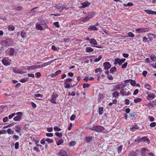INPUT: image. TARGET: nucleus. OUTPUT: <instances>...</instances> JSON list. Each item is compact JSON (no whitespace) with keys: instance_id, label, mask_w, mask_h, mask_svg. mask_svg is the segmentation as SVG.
<instances>
[{"instance_id":"obj_4","label":"nucleus","mask_w":156,"mask_h":156,"mask_svg":"<svg viewBox=\"0 0 156 156\" xmlns=\"http://www.w3.org/2000/svg\"><path fill=\"white\" fill-rule=\"evenodd\" d=\"M125 58L120 59L119 58H115V62L114 64L116 65L118 64L119 66H121L122 64L126 60Z\"/></svg>"},{"instance_id":"obj_63","label":"nucleus","mask_w":156,"mask_h":156,"mask_svg":"<svg viewBox=\"0 0 156 156\" xmlns=\"http://www.w3.org/2000/svg\"><path fill=\"white\" fill-rule=\"evenodd\" d=\"M108 79L110 80H112L113 79V77L112 75H108L107 76Z\"/></svg>"},{"instance_id":"obj_33","label":"nucleus","mask_w":156,"mask_h":156,"mask_svg":"<svg viewBox=\"0 0 156 156\" xmlns=\"http://www.w3.org/2000/svg\"><path fill=\"white\" fill-rule=\"evenodd\" d=\"M122 147L123 145H121L117 147V151L119 153H120L121 152Z\"/></svg>"},{"instance_id":"obj_32","label":"nucleus","mask_w":156,"mask_h":156,"mask_svg":"<svg viewBox=\"0 0 156 156\" xmlns=\"http://www.w3.org/2000/svg\"><path fill=\"white\" fill-rule=\"evenodd\" d=\"M142 100V99L141 98H138L134 100V102L135 103H137L141 102Z\"/></svg>"},{"instance_id":"obj_50","label":"nucleus","mask_w":156,"mask_h":156,"mask_svg":"<svg viewBox=\"0 0 156 156\" xmlns=\"http://www.w3.org/2000/svg\"><path fill=\"white\" fill-rule=\"evenodd\" d=\"M102 57L101 56H99L98 58L95 59L94 61L95 62H97L100 61L102 58Z\"/></svg>"},{"instance_id":"obj_28","label":"nucleus","mask_w":156,"mask_h":156,"mask_svg":"<svg viewBox=\"0 0 156 156\" xmlns=\"http://www.w3.org/2000/svg\"><path fill=\"white\" fill-rule=\"evenodd\" d=\"M145 88L149 90H151V86L148 83H146L144 85Z\"/></svg>"},{"instance_id":"obj_62","label":"nucleus","mask_w":156,"mask_h":156,"mask_svg":"<svg viewBox=\"0 0 156 156\" xmlns=\"http://www.w3.org/2000/svg\"><path fill=\"white\" fill-rule=\"evenodd\" d=\"M46 135L47 136L51 137L53 136V134L52 133H47Z\"/></svg>"},{"instance_id":"obj_18","label":"nucleus","mask_w":156,"mask_h":156,"mask_svg":"<svg viewBox=\"0 0 156 156\" xmlns=\"http://www.w3.org/2000/svg\"><path fill=\"white\" fill-rule=\"evenodd\" d=\"M59 156H67L66 152L63 150H61L58 153Z\"/></svg>"},{"instance_id":"obj_30","label":"nucleus","mask_w":156,"mask_h":156,"mask_svg":"<svg viewBox=\"0 0 156 156\" xmlns=\"http://www.w3.org/2000/svg\"><path fill=\"white\" fill-rule=\"evenodd\" d=\"M36 27L37 30H43V27L40 24H36Z\"/></svg>"},{"instance_id":"obj_26","label":"nucleus","mask_w":156,"mask_h":156,"mask_svg":"<svg viewBox=\"0 0 156 156\" xmlns=\"http://www.w3.org/2000/svg\"><path fill=\"white\" fill-rule=\"evenodd\" d=\"M93 51L94 49L90 47H87L86 48V51L87 53L91 52Z\"/></svg>"},{"instance_id":"obj_20","label":"nucleus","mask_w":156,"mask_h":156,"mask_svg":"<svg viewBox=\"0 0 156 156\" xmlns=\"http://www.w3.org/2000/svg\"><path fill=\"white\" fill-rule=\"evenodd\" d=\"M90 43L92 45H97L98 43L96 40L94 38H92L90 40Z\"/></svg>"},{"instance_id":"obj_46","label":"nucleus","mask_w":156,"mask_h":156,"mask_svg":"<svg viewBox=\"0 0 156 156\" xmlns=\"http://www.w3.org/2000/svg\"><path fill=\"white\" fill-rule=\"evenodd\" d=\"M90 85L88 83H84L83 85V88H88L90 87Z\"/></svg>"},{"instance_id":"obj_48","label":"nucleus","mask_w":156,"mask_h":156,"mask_svg":"<svg viewBox=\"0 0 156 156\" xmlns=\"http://www.w3.org/2000/svg\"><path fill=\"white\" fill-rule=\"evenodd\" d=\"M55 135L59 137H62V133L56 132L55 133Z\"/></svg>"},{"instance_id":"obj_36","label":"nucleus","mask_w":156,"mask_h":156,"mask_svg":"<svg viewBox=\"0 0 156 156\" xmlns=\"http://www.w3.org/2000/svg\"><path fill=\"white\" fill-rule=\"evenodd\" d=\"M92 138L91 136H88L87 137L85 138V140L86 142L87 143L90 142L92 140Z\"/></svg>"},{"instance_id":"obj_21","label":"nucleus","mask_w":156,"mask_h":156,"mask_svg":"<svg viewBox=\"0 0 156 156\" xmlns=\"http://www.w3.org/2000/svg\"><path fill=\"white\" fill-rule=\"evenodd\" d=\"M144 11L148 14H155L156 15V12L152 11L150 9L144 10Z\"/></svg>"},{"instance_id":"obj_60","label":"nucleus","mask_w":156,"mask_h":156,"mask_svg":"<svg viewBox=\"0 0 156 156\" xmlns=\"http://www.w3.org/2000/svg\"><path fill=\"white\" fill-rule=\"evenodd\" d=\"M55 7L58 10L61 9V5L59 4L56 5Z\"/></svg>"},{"instance_id":"obj_52","label":"nucleus","mask_w":156,"mask_h":156,"mask_svg":"<svg viewBox=\"0 0 156 156\" xmlns=\"http://www.w3.org/2000/svg\"><path fill=\"white\" fill-rule=\"evenodd\" d=\"M64 84L65 85V87L66 89L70 88L71 87L70 85L68 83H64Z\"/></svg>"},{"instance_id":"obj_45","label":"nucleus","mask_w":156,"mask_h":156,"mask_svg":"<svg viewBox=\"0 0 156 156\" xmlns=\"http://www.w3.org/2000/svg\"><path fill=\"white\" fill-rule=\"evenodd\" d=\"M133 3L132 2H128L127 4H124L123 5L124 6H133Z\"/></svg>"},{"instance_id":"obj_5","label":"nucleus","mask_w":156,"mask_h":156,"mask_svg":"<svg viewBox=\"0 0 156 156\" xmlns=\"http://www.w3.org/2000/svg\"><path fill=\"white\" fill-rule=\"evenodd\" d=\"M16 115H17V116H15L13 118V120L15 121H19L21 119L23 114L22 112H19L15 113Z\"/></svg>"},{"instance_id":"obj_55","label":"nucleus","mask_w":156,"mask_h":156,"mask_svg":"<svg viewBox=\"0 0 156 156\" xmlns=\"http://www.w3.org/2000/svg\"><path fill=\"white\" fill-rule=\"evenodd\" d=\"M63 142V140H60L56 142V144L58 146L59 145Z\"/></svg>"},{"instance_id":"obj_31","label":"nucleus","mask_w":156,"mask_h":156,"mask_svg":"<svg viewBox=\"0 0 156 156\" xmlns=\"http://www.w3.org/2000/svg\"><path fill=\"white\" fill-rule=\"evenodd\" d=\"M15 29V27L12 25H9L8 27V29L10 31H13Z\"/></svg>"},{"instance_id":"obj_49","label":"nucleus","mask_w":156,"mask_h":156,"mask_svg":"<svg viewBox=\"0 0 156 156\" xmlns=\"http://www.w3.org/2000/svg\"><path fill=\"white\" fill-rule=\"evenodd\" d=\"M46 141L48 143H51L53 142V140L52 139L48 138L46 139Z\"/></svg>"},{"instance_id":"obj_24","label":"nucleus","mask_w":156,"mask_h":156,"mask_svg":"<svg viewBox=\"0 0 156 156\" xmlns=\"http://www.w3.org/2000/svg\"><path fill=\"white\" fill-rule=\"evenodd\" d=\"M139 128V126L137 124H135L130 129L131 131H134L136 129H138Z\"/></svg>"},{"instance_id":"obj_8","label":"nucleus","mask_w":156,"mask_h":156,"mask_svg":"<svg viewBox=\"0 0 156 156\" xmlns=\"http://www.w3.org/2000/svg\"><path fill=\"white\" fill-rule=\"evenodd\" d=\"M139 153V151L138 149H136L135 151L133 150L129 153L128 156H138Z\"/></svg>"},{"instance_id":"obj_16","label":"nucleus","mask_w":156,"mask_h":156,"mask_svg":"<svg viewBox=\"0 0 156 156\" xmlns=\"http://www.w3.org/2000/svg\"><path fill=\"white\" fill-rule=\"evenodd\" d=\"M155 97V95L154 93H149L146 97V98L148 100H150L149 98H151L152 99H154Z\"/></svg>"},{"instance_id":"obj_57","label":"nucleus","mask_w":156,"mask_h":156,"mask_svg":"<svg viewBox=\"0 0 156 156\" xmlns=\"http://www.w3.org/2000/svg\"><path fill=\"white\" fill-rule=\"evenodd\" d=\"M128 65V63L127 62H125L121 66V68L123 69L126 68Z\"/></svg>"},{"instance_id":"obj_59","label":"nucleus","mask_w":156,"mask_h":156,"mask_svg":"<svg viewBox=\"0 0 156 156\" xmlns=\"http://www.w3.org/2000/svg\"><path fill=\"white\" fill-rule=\"evenodd\" d=\"M68 96H75V93L73 91L71 93H70V92H68Z\"/></svg>"},{"instance_id":"obj_58","label":"nucleus","mask_w":156,"mask_h":156,"mask_svg":"<svg viewBox=\"0 0 156 156\" xmlns=\"http://www.w3.org/2000/svg\"><path fill=\"white\" fill-rule=\"evenodd\" d=\"M54 60H52L51 61L48 62H47L44 63L43 65H45V66H48L51 63L54 62Z\"/></svg>"},{"instance_id":"obj_40","label":"nucleus","mask_w":156,"mask_h":156,"mask_svg":"<svg viewBox=\"0 0 156 156\" xmlns=\"http://www.w3.org/2000/svg\"><path fill=\"white\" fill-rule=\"evenodd\" d=\"M28 78H25L21 80L20 81L22 83H25L28 81Z\"/></svg>"},{"instance_id":"obj_47","label":"nucleus","mask_w":156,"mask_h":156,"mask_svg":"<svg viewBox=\"0 0 156 156\" xmlns=\"http://www.w3.org/2000/svg\"><path fill=\"white\" fill-rule=\"evenodd\" d=\"M54 129L55 131H60L61 130L60 128L57 126H55L54 127Z\"/></svg>"},{"instance_id":"obj_44","label":"nucleus","mask_w":156,"mask_h":156,"mask_svg":"<svg viewBox=\"0 0 156 156\" xmlns=\"http://www.w3.org/2000/svg\"><path fill=\"white\" fill-rule=\"evenodd\" d=\"M72 80V79L71 78H67L64 80V83H68L71 82Z\"/></svg>"},{"instance_id":"obj_38","label":"nucleus","mask_w":156,"mask_h":156,"mask_svg":"<svg viewBox=\"0 0 156 156\" xmlns=\"http://www.w3.org/2000/svg\"><path fill=\"white\" fill-rule=\"evenodd\" d=\"M150 58L152 60L154 61H155L156 60V56L154 54L151 55L150 56Z\"/></svg>"},{"instance_id":"obj_19","label":"nucleus","mask_w":156,"mask_h":156,"mask_svg":"<svg viewBox=\"0 0 156 156\" xmlns=\"http://www.w3.org/2000/svg\"><path fill=\"white\" fill-rule=\"evenodd\" d=\"M88 30H90L91 31L94 30H97L98 29L95 25H90L87 28Z\"/></svg>"},{"instance_id":"obj_35","label":"nucleus","mask_w":156,"mask_h":156,"mask_svg":"<svg viewBox=\"0 0 156 156\" xmlns=\"http://www.w3.org/2000/svg\"><path fill=\"white\" fill-rule=\"evenodd\" d=\"M39 23H41L43 25H46V23L44 22V21L43 19H41L38 20Z\"/></svg>"},{"instance_id":"obj_7","label":"nucleus","mask_w":156,"mask_h":156,"mask_svg":"<svg viewBox=\"0 0 156 156\" xmlns=\"http://www.w3.org/2000/svg\"><path fill=\"white\" fill-rule=\"evenodd\" d=\"M127 90L128 89H124V88H123L122 89H121V90L120 91V93L123 96L129 95L131 94V93L129 90L127 92L126 90Z\"/></svg>"},{"instance_id":"obj_34","label":"nucleus","mask_w":156,"mask_h":156,"mask_svg":"<svg viewBox=\"0 0 156 156\" xmlns=\"http://www.w3.org/2000/svg\"><path fill=\"white\" fill-rule=\"evenodd\" d=\"M15 50L13 48H11L9 51V54L10 56L12 55L14 52Z\"/></svg>"},{"instance_id":"obj_54","label":"nucleus","mask_w":156,"mask_h":156,"mask_svg":"<svg viewBox=\"0 0 156 156\" xmlns=\"http://www.w3.org/2000/svg\"><path fill=\"white\" fill-rule=\"evenodd\" d=\"M36 66V69H39L42 68L44 67H45V65L43 64L41 65H35Z\"/></svg>"},{"instance_id":"obj_53","label":"nucleus","mask_w":156,"mask_h":156,"mask_svg":"<svg viewBox=\"0 0 156 156\" xmlns=\"http://www.w3.org/2000/svg\"><path fill=\"white\" fill-rule=\"evenodd\" d=\"M150 126L151 127H154L156 126V123L155 122H151L150 124Z\"/></svg>"},{"instance_id":"obj_9","label":"nucleus","mask_w":156,"mask_h":156,"mask_svg":"<svg viewBox=\"0 0 156 156\" xmlns=\"http://www.w3.org/2000/svg\"><path fill=\"white\" fill-rule=\"evenodd\" d=\"M136 31L138 33H141L148 32L149 29L146 28H140L136 29Z\"/></svg>"},{"instance_id":"obj_23","label":"nucleus","mask_w":156,"mask_h":156,"mask_svg":"<svg viewBox=\"0 0 156 156\" xmlns=\"http://www.w3.org/2000/svg\"><path fill=\"white\" fill-rule=\"evenodd\" d=\"M119 93L117 91H115L113 92L112 93V96L113 97H115V98H118L119 96Z\"/></svg>"},{"instance_id":"obj_12","label":"nucleus","mask_w":156,"mask_h":156,"mask_svg":"<svg viewBox=\"0 0 156 156\" xmlns=\"http://www.w3.org/2000/svg\"><path fill=\"white\" fill-rule=\"evenodd\" d=\"M146 151L149 152V151L147 148L143 147L141 150V155L142 156H146Z\"/></svg>"},{"instance_id":"obj_41","label":"nucleus","mask_w":156,"mask_h":156,"mask_svg":"<svg viewBox=\"0 0 156 156\" xmlns=\"http://www.w3.org/2000/svg\"><path fill=\"white\" fill-rule=\"evenodd\" d=\"M35 69H36L35 65H33L32 66H29L28 68V69L29 70H32Z\"/></svg>"},{"instance_id":"obj_3","label":"nucleus","mask_w":156,"mask_h":156,"mask_svg":"<svg viewBox=\"0 0 156 156\" xmlns=\"http://www.w3.org/2000/svg\"><path fill=\"white\" fill-rule=\"evenodd\" d=\"M126 86V84L123 83L116 85L113 87V89L112 90V91H114L116 90H119L121 89H122L123 88H124Z\"/></svg>"},{"instance_id":"obj_2","label":"nucleus","mask_w":156,"mask_h":156,"mask_svg":"<svg viewBox=\"0 0 156 156\" xmlns=\"http://www.w3.org/2000/svg\"><path fill=\"white\" fill-rule=\"evenodd\" d=\"M91 129L93 131L98 133H102L104 132L105 129L102 126H94Z\"/></svg>"},{"instance_id":"obj_25","label":"nucleus","mask_w":156,"mask_h":156,"mask_svg":"<svg viewBox=\"0 0 156 156\" xmlns=\"http://www.w3.org/2000/svg\"><path fill=\"white\" fill-rule=\"evenodd\" d=\"M103 109L104 108L103 107H99L98 111L99 115H102L103 114L104 112Z\"/></svg>"},{"instance_id":"obj_39","label":"nucleus","mask_w":156,"mask_h":156,"mask_svg":"<svg viewBox=\"0 0 156 156\" xmlns=\"http://www.w3.org/2000/svg\"><path fill=\"white\" fill-rule=\"evenodd\" d=\"M130 83L131 85L133 86L134 87L136 85V82L134 80H131Z\"/></svg>"},{"instance_id":"obj_29","label":"nucleus","mask_w":156,"mask_h":156,"mask_svg":"<svg viewBox=\"0 0 156 156\" xmlns=\"http://www.w3.org/2000/svg\"><path fill=\"white\" fill-rule=\"evenodd\" d=\"M110 72L111 73H113L117 71V68L115 66L111 68L110 70Z\"/></svg>"},{"instance_id":"obj_10","label":"nucleus","mask_w":156,"mask_h":156,"mask_svg":"<svg viewBox=\"0 0 156 156\" xmlns=\"http://www.w3.org/2000/svg\"><path fill=\"white\" fill-rule=\"evenodd\" d=\"M104 69L105 70H108L109 69L111 66V65L109 62H105L103 64Z\"/></svg>"},{"instance_id":"obj_61","label":"nucleus","mask_w":156,"mask_h":156,"mask_svg":"<svg viewBox=\"0 0 156 156\" xmlns=\"http://www.w3.org/2000/svg\"><path fill=\"white\" fill-rule=\"evenodd\" d=\"M33 149L34 151H36L37 152H39L40 151L39 148L37 147H34L33 148Z\"/></svg>"},{"instance_id":"obj_27","label":"nucleus","mask_w":156,"mask_h":156,"mask_svg":"<svg viewBox=\"0 0 156 156\" xmlns=\"http://www.w3.org/2000/svg\"><path fill=\"white\" fill-rule=\"evenodd\" d=\"M15 126L16 129L15 130V131L17 133H20L22 130V128L17 125H16Z\"/></svg>"},{"instance_id":"obj_13","label":"nucleus","mask_w":156,"mask_h":156,"mask_svg":"<svg viewBox=\"0 0 156 156\" xmlns=\"http://www.w3.org/2000/svg\"><path fill=\"white\" fill-rule=\"evenodd\" d=\"M2 62L3 65L5 66H9L10 64V63L9 62L8 60L6 58H3Z\"/></svg>"},{"instance_id":"obj_43","label":"nucleus","mask_w":156,"mask_h":156,"mask_svg":"<svg viewBox=\"0 0 156 156\" xmlns=\"http://www.w3.org/2000/svg\"><path fill=\"white\" fill-rule=\"evenodd\" d=\"M7 132L9 134H13L14 133V131L12 130L11 129L8 128L7 129Z\"/></svg>"},{"instance_id":"obj_11","label":"nucleus","mask_w":156,"mask_h":156,"mask_svg":"<svg viewBox=\"0 0 156 156\" xmlns=\"http://www.w3.org/2000/svg\"><path fill=\"white\" fill-rule=\"evenodd\" d=\"M10 40L9 39H7L2 41V45L5 47H8L10 46Z\"/></svg>"},{"instance_id":"obj_51","label":"nucleus","mask_w":156,"mask_h":156,"mask_svg":"<svg viewBox=\"0 0 156 156\" xmlns=\"http://www.w3.org/2000/svg\"><path fill=\"white\" fill-rule=\"evenodd\" d=\"M148 118L150 122H153L154 121L155 119L152 116H148Z\"/></svg>"},{"instance_id":"obj_37","label":"nucleus","mask_w":156,"mask_h":156,"mask_svg":"<svg viewBox=\"0 0 156 156\" xmlns=\"http://www.w3.org/2000/svg\"><path fill=\"white\" fill-rule=\"evenodd\" d=\"M128 35L126 37H134L135 35L132 32H130L128 33Z\"/></svg>"},{"instance_id":"obj_64","label":"nucleus","mask_w":156,"mask_h":156,"mask_svg":"<svg viewBox=\"0 0 156 156\" xmlns=\"http://www.w3.org/2000/svg\"><path fill=\"white\" fill-rule=\"evenodd\" d=\"M54 24L57 28H59L60 27V25L59 24V23L58 22H54Z\"/></svg>"},{"instance_id":"obj_42","label":"nucleus","mask_w":156,"mask_h":156,"mask_svg":"<svg viewBox=\"0 0 156 156\" xmlns=\"http://www.w3.org/2000/svg\"><path fill=\"white\" fill-rule=\"evenodd\" d=\"M20 35L22 38H24L25 37L26 35V32L24 31L23 30L21 32Z\"/></svg>"},{"instance_id":"obj_22","label":"nucleus","mask_w":156,"mask_h":156,"mask_svg":"<svg viewBox=\"0 0 156 156\" xmlns=\"http://www.w3.org/2000/svg\"><path fill=\"white\" fill-rule=\"evenodd\" d=\"M13 71L16 73L22 74L23 72L22 71L16 67L12 68Z\"/></svg>"},{"instance_id":"obj_6","label":"nucleus","mask_w":156,"mask_h":156,"mask_svg":"<svg viewBox=\"0 0 156 156\" xmlns=\"http://www.w3.org/2000/svg\"><path fill=\"white\" fill-rule=\"evenodd\" d=\"M58 96V95L56 93L53 94L51 97V98L50 100V102L54 104H56V99Z\"/></svg>"},{"instance_id":"obj_17","label":"nucleus","mask_w":156,"mask_h":156,"mask_svg":"<svg viewBox=\"0 0 156 156\" xmlns=\"http://www.w3.org/2000/svg\"><path fill=\"white\" fill-rule=\"evenodd\" d=\"M80 21L81 22H82V23L86 22L90 20L88 19V18L87 16L85 17H81L80 19Z\"/></svg>"},{"instance_id":"obj_56","label":"nucleus","mask_w":156,"mask_h":156,"mask_svg":"<svg viewBox=\"0 0 156 156\" xmlns=\"http://www.w3.org/2000/svg\"><path fill=\"white\" fill-rule=\"evenodd\" d=\"M95 72L96 73H98V72L101 73L102 72V69L100 68H97L95 69Z\"/></svg>"},{"instance_id":"obj_1","label":"nucleus","mask_w":156,"mask_h":156,"mask_svg":"<svg viewBox=\"0 0 156 156\" xmlns=\"http://www.w3.org/2000/svg\"><path fill=\"white\" fill-rule=\"evenodd\" d=\"M137 141L138 142H146L148 144L150 143V141L147 136H143L141 138H138L135 140V142Z\"/></svg>"},{"instance_id":"obj_15","label":"nucleus","mask_w":156,"mask_h":156,"mask_svg":"<svg viewBox=\"0 0 156 156\" xmlns=\"http://www.w3.org/2000/svg\"><path fill=\"white\" fill-rule=\"evenodd\" d=\"M90 3L88 2H86L81 3L82 6L79 7L80 8H83L89 6L90 5Z\"/></svg>"},{"instance_id":"obj_14","label":"nucleus","mask_w":156,"mask_h":156,"mask_svg":"<svg viewBox=\"0 0 156 156\" xmlns=\"http://www.w3.org/2000/svg\"><path fill=\"white\" fill-rule=\"evenodd\" d=\"M95 12L94 11H91L87 13V16L88 18V19L90 20L95 15Z\"/></svg>"}]
</instances>
